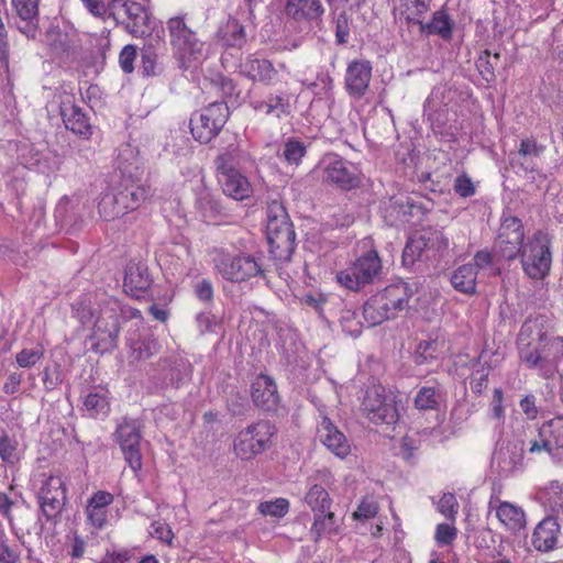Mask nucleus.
Instances as JSON below:
<instances>
[{
	"label": "nucleus",
	"mask_w": 563,
	"mask_h": 563,
	"mask_svg": "<svg viewBox=\"0 0 563 563\" xmlns=\"http://www.w3.org/2000/svg\"><path fill=\"white\" fill-rule=\"evenodd\" d=\"M437 509L448 519L454 521L459 511V503L452 493H444L440 498Z\"/></svg>",
	"instance_id": "50"
},
{
	"label": "nucleus",
	"mask_w": 563,
	"mask_h": 563,
	"mask_svg": "<svg viewBox=\"0 0 563 563\" xmlns=\"http://www.w3.org/2000/svg\"><path fill=\"white\" fill-rule=\"evenodd\" d=\"M98 210L100 217H102L107 221L120 217L119 211L115 207V197L109 192H106L101 196L100 201L98 203Z\"/></svg>",
	"instance_id": "51"
},
{
	"label": "nucleus",
	"mask_w": 563,
	"mask_h": 563,
	"mask_svg": "<svg viewBox=\"0 0 563 563\" xmlns=\"http://www.w3.org/2000/svg\"><path fill=\"white\" fill-rule=\"evenodd\" d=\"M424 247L444 252L450 246L449 238L440 230H432L421 236Z\"/></svg>",
	"instance_id": "43"
},
{
	"label": "nucleus",
	"mask_w": 563,
	"mask_h": 563,
	"mask_svg": "<svg viewBox=\"0 0 563 563\" xmlns=\"http://www.w3.org/2000/svg\"><path fill=\"white\" fill-rule=\"evenodd\" d=\"M166 30L174 57L181 68L196 67L207 57L206 43L188 25L186 14L168 19Z\"/></svg>",
	"instance_id": "2"
},
{
	"label": "nucleus",
	"mask_w": 563,
	"mask_h": 563,
	"mask_svg": "<svg viewBox=\"0 0 563 563\" xmlns=\"http://www.w3.org/2000/svg\"><path fill=\"white\" fill-rule=\"evenodd\" d=\"M119 310L129 318L141 317L139 310L126 307L121 308L117 301H110L107 307L100 310V314L93 323L92 339L96 340L97 347L110 350L117 346L120 332Z\"/></svg>",
	"instance_id": "7"
},
{
	"label": "nucleus",
	"mask_w": 563,
	"mask_h": 563,
	"mask_svg": "<svg viewBox=\"0 0 563 563\" xmlns=\"http://www.w3.org/2000/svg\"><path fill=\"white\" fill-rule=\"evenodd\" d=\"M216 164L219 184L225 196L241 201L252 195L249 179L232 166L230 153L219 155Z\"/></svg>",
	"instance_id": "13"
},
{
	"label": "nucleus",
	"mask_w": 563,
	"mask_h": 563,
	"mask_svg": "<svg viewBox=\"0 0 563 563\" xmlns=\"http://www.w3.org/2000/svg\"><path fill=\"white\" fill-rule=\"evenodd\" d=\"M544 152V146L539 144L536 139L527 137L522 139L518 148V156L523 159L520 165L523 167L526 172H533L534 164L532 158L540 157Z\"/></svg>",
	"instance_id": "36"
},
{
	"label": "nucleus",
	"mask_w": 563,
	"mask_h": 563,
	"mask_svg": "<svg viewBox=\"0 0 563 563\" xmlns=\"http://www.w3.org/2000/svg\"><path fill=\"white\" fill-rule=\"evenodd\" d=\"M218 273L227 280L241 283L262 274L257 260L249 254L222 256L216 263Z\"/></svg>",
	"instance_id": "15"
},
{
	"label": "nucleus",
	"mask_w": 563,
	"mask_h": 563,
	"mask_svg": "<svg viewBox=\"0 0 563 563\" xmlns=\"http://www.w3.org/2000/svg\"><path fill=\"white\" fill-rule=\"evenodd\" d=\"M146 2L147 0H125L122 3L129 19L125 27L135 37H142L151 31Z\"/></svg>",
	"instance_id": "23"
},
{
	"label": "nucleus",
	"mask_w": 563,
	"mask_h": 563,
	"mask_svg": "<svg viewBox=\"0 0 563 563\" xmlns=\"http://www.w3.org/2000/svg\"><path fill=\"white\" fill-rule=\"evenodd\" d=\"M362 410L374 423L393 424L399 417L394 398L386 396L384 387L379 385L366 389Z\"/></svg>",
	"instance_id": "12"
},
{
	"label": "nucleus",
	"mask_w": 563,
	"mask_h": 563,
	"mask_svg": "<svg viewBox=\"0 0 563 563\" xmlns=\"http://www.w3.org/2000/svg\"><path fill=\"white\" fill-rule=\"evenodd\" d=\"M37 498L43 514L53 518L60 512L66 503L65 482L59 475L41 474L35 481Z\"/></svg>",
	"instance_id": "11"
},
{
	"label": "nucleus",
	"mask_w": 563,
	"mask_h": 563,
	"mask_svg": "<svg viewBox=\"0 0 563 563\" xmlns=\"http://www.w3.org/2000/svg\"><path fill=\"white\" fill-rule=\"evenodd\" d=\"M477 271L476 266L472 264H465L457 267L452 276V286L463 294H474L476 290Z\"/></svg>",
	"instance_id": "33"
},
{
	"label": "nucleus",
	"mask_w": 563,
	"mask_h": 563,
	"mask_svg": "<svg viewBox=\"0 0 563 563\" xmlns=\"http://www.w3.org/2000/svg\"><path fill=\"white\" fill-rule=\"evenodd\" d=\"M420 24L429 34H437L442 38H450L452 35L453 21L444 10L435 11L430 23Z\"/></svg>",
	"instance_id": "37"
},
{
	"label": "nucleus",
	"mask_w": 563,
	"mask_h": 563,
	"mask_svg": "<svg viewBox=\"0 0 563 563\" xmlns=\"http://www.w3.org/2000/svg\"><path fill=\"white\" fill-rule=\"evenodd\" d=\"M114 497L106 490H98L87 500L85 514L87 523L97 530H102L108 525V507L113 503Z\"/></svg>",
	"instance_id": "24"
},
{
	"label": "nucleus",
	"mask_w": 563,
	"mask_h": 563,
	"mask_svg": "<svg viewBox=\"0 0 563 563\" xmlns=\"http://www.w3.org/2000/svg\"><path fill=\"white\" fill-rule=\"evenodd\" d=\"M561 534L558 519L545 517L533 529L531 544L537 551L548 553L556 548Z\"/></svg>",
	"instance_id": "22"
},
{
	"label": "nucleus",
	"mask_w": 563,
	"mask_h": 563,
	"mask_svg": "<svg viewBox=\"0 0 563 563\" xmlns=\"http://www.w3.org/2000/svg\"><path fill=\"white\" fill-rule=\"evenodd\" d=\"M118 167L123 177H133L134 172L139 170L137 159L133 153V150L126 147L119 155Z\"/></svg>",
	"instance_id": "45"
},
{
	"label": "nucleus",
	"mask_w": 563,
	"mask_h": 563,
	"mask_svg": "<svg viewBox=\"0 0 563 563\" xmlns=\"http://www.w3.org/2000/svg\"><path fill=\"white\" fill-rule=\"evenodd\" d=\"M520 361L545 378L551 377L563 358V338L550 332L543 317L527 319L521 325L518 340Z\"/></svg>",
	"instance_id": "1"
},
{
	"label": "nucleus",
	"mask_w": 563,
	"mask_h": 563,
	"mask_svg": "<svg viewBox=\"0 0 563 563\" xmlns=\"http://www.w3.org/2000/svg\"><path fill=\"white\" fill-rule=\"evenodd\" d=\"M440 401V394L434 387H422L415 398L416 408L419 410L435 409Z\"/></svg>",
	"instance_id": "41"
},
{
	"label": "nucleus",
	"mask_w": 563,
	"mask_h": 563,
	"mask_svg": "<svg viewBox=\"0 0 563 563\" xmlns=\"http://www.w3.org/2000/svg\"><path fill=\"white\" fill-rule=\"evenodd\" d=\"M540 496L553 511L563 508V484L559 481H551L540 490Z\"/></svg>",
	"instance_id": "39"
},
{
	"label": "nucleus",
	"mask_w": 563,
	"mask_h": 563,
	"mask_svg": "<svg viewBox=\"0 0 563 563\" xmlns=\"http://www.w3.org/2000/svg\"><path fill=\"white\" fill-rule=\"evenodd\" d=\"M114 189L128 212L137 209L151 194L148 186L136 184L132 179H125Z\"/></svg>",
	"instance_id": "27"
},
{
	"label": "nucleus",
	"mask_w": 563,
	"mask_h": 563,
	"mask_svg": "<svg viewBox=\"0 0 563 563\" xmlns=\"http://www.w3.org/2000/svg\"><path fill=\"white\" fill-rule=\"evenodd\" d=\"M454 190L461 197H471L475 194V188L472 180L466 176H459L454 183Z\"/></svg>",
	"instance_id": "62"
},
{
	"label": "nucleus",
	"mask_w": 563,
	"mask_h": 563,
	"mask_svg": "<svg viewBox=\"0 0 563 563\" xmlns=\"http://www.w3.org/2000/svg\"><path fill=\"white\" fill-rule=\"evenodd\" d=\"M114 435L126 464L136 474L142 468L140 423L134 419H123L118 424Z\"/></svg>",
	"instance_id": "14"
},
{
	"label": "nucleus",
	"mask_w": 563,
	"mask_h": 563,
	"mask_svg": "<svg viewBox=\"0 0 563 563\" xmlns=\"http://www.w3.org/2000/svg\"><path fill=\"white\" fill-rule=\"evenodd\" d=\"M423 247L421 239H410L402 252V263L405 265L413 264L416 258L420 256Z\"/></svg>",
	"instance_id": "58"
},
{
	"label": "nucleus",
	"mask_w": 563,
	"mask_h": 563,
	"mask_svg": "<svg viewBox=\"0 0 563 563\" xmlns=\"http://www.w3.org/2000/svg\"><path fill=\"white\" fill-rule=\"evenodd\" d=\"M267 114H273L277 118L289 114L290 103L289 99L284 95L269 96L267 98Z\"/></svg>",
	"instance_id": "49"
},
{
	"label": "nucleus",
	"mask_w": 563,
	"mask_h": 563,
	"mask_svg": "<svg viewBox=\"0 0 563 563\" xmlns=\"http://www.w3.org/2000/svg\"><path fill=\"white\" fill-rule=\"evenodd\" d=\"M150 534L153 538L159 540L161 542H164L168 545L173 544L174 532H173L172 528L165 522H161V521L152 522L150 526Z\"/></svg>",
	"instance_id": "53"
},
{
	"label": "nucleus",
	"mask_w": 563,
	"mask_h": 563,
	"mask_svg": "<svg viewBox=\"0 0 563 563\" xmlns=\"http://www.w3.org/2000/svg\"><path fill=\"white\" fill-rule=\"evenodd\" d=\"M242 75L255 82L272 85L277 77V69L266 58L249 55L240 65Z\"/></svg>",
	"instance_id": "25"
},
{
	"label": "nucleus",
	"mask_w": 563,
	"mask_h": 563,
	"mask_svg": "<svg viewBox=\"0 0 563 563\" xmlns=\"http://www.w3.org/2000/svg\"><path fill=\"white\" fill-rule=\"evenodd\" d=\"M223 45L241 48L246 42L244 26L235 19H230L220 30Z\"/></svg>",
	"instance_id": "34"
},
{
	"label": "nucleus",
	"mask_w": 563,
	"mask_h": 563,
	"mask_svg": "<svg viewBox=\"0 0 563 563\" xmlns=\"http://www.w3.org/2000/svg\"><path fill=\"white\" fill-rule=\"evenodd\" d=\"M334 532H336L335 514L331 509L324 512H313L310 534L316 541Z\"/></svg>",
	"instance_id": "35"
},
{
	"label": "nucleus",
	"mask_w": 563,
	"mask_h": 563,
	"mask_svg": "<svg viewBox=\"0 0 563 563\" xmlns=\"http://www.w3.org/2000/svg\"><path fill=\"white\" fill-rule=\"evenodd\" d=\"M18 446L19 443L15 438L9 437L7 433H2L0 437L1 460L10 465L15 464L20 460Z\"/></svg>",
	"instance_id": "40"
},
{
	"label": "nucleus",
	"mask_w": 563,
	"mask_h": 563,
	"mask_svg": "<svg viewBox=\"0 0 563 563\" xmlns=\"http://www.w3.org/2000/svg\"><path fill=\"white\" fill-rule=\"evenodd\" d=\"M307 153V146L301 141L289 137L284 142L279 157L288 165L298 166Z\"/></svg>",
	"instance_id": "38"
},
{
	"label": "nucleus",
	"mask_w": 563,
	"mask_h": 563,
	"mask_svg": "<svg viewBox=\"0 0 563 563\" xmlns=\"http://www.w3.org/2000/svg\"><path fill=\"white\" fill-rule=\"evenodd\" d=\"M275 432V427L265 420L247 426L238 433L233 442L235 455L244 461L254 459L269 446Z\"/></svg>",
	"instance_id": "9"
},
{
	"label": "nucleus",
	"mask_w": 563,
	"mask_h": 563,
	"mask_svg": "<svg viewBox=\"0 0 563 563\" xmlns=\"http://www.w3.org/2000/svg\"><path fill=\"white\" fill-rule=\"evenodd\" d=\"M333 474L328 468L317 470L307 478V493L303 501L313 512H324L332 507V498L322 484L329 485Z\"/></svg>",
	"instance_id": "16"
},
{
	"label": "nucleus",
	"mask_w": 563,
	"mask_h": 563,
	"mask_svg": "<svg viewBox=\"0 0 563 563\" xmlns=\"http://www.w3.org/2000/svg\"><path fill=\"white\" fill-rule=\"evenodd\" d=\"M498 59V53L494 54L490 58V53L488 51H485L484 54L478 58L477 67L486 81H490L495 78V66Z\"/></svg>",
	"instance_id": "52"
},
{
	"label": "nucleus",
	"mask_w": 563,
	"mask_h": 563,
	"mask_svg": "<svg viewBox=\"0 0 563 563\" xmlns=\"http://www.w3.org/2000/svg\"><path fill=\"white\" fill-rule=\"evenodd\" d=\"M198 208L200 209L202 217L207 221L214 220L218 216L222 213V206L219 200L214 199L209 194H203L199 197Z\"/></svg>",
	"instance_id": "42"
},
{
	"label": "nucleus",
	"mask_w": 563,
	"mask_h": 563,
	"mask_svg": "<svg viewBox=\"0 0 563 563\" xmlns=\"http://www.w3.org/2000/svg\"><path fill=\"white\" fill-rule=\"evenodd\" d=\"M519 256L522 269L529 278L543 279L549 274L552 263L549 233L543 230L536 231L527 239Z\"/></svg>",
	"instance_id": "5"
},
{
	"label": "nucleus",
	"mask_w": 563,
	"mask_h": 563,
	"mask_svg": "<svg viewBox=\"0 0 563 563\" xmlns=\"http://www.w3.org/2000/svg\"><path fill=\"white\" fill-rule=\"evenodd\" d=\"M229 115L225 102H212L194 112L190 118V132L194 139L203 144L209 143L221 132Z\"/></svg>",
	"instance_id": "8"
},
{
	"label": "nucleus",
	"mask_w": 563,
	"mask_h": 563,
	"mask_svg": "<svg viewBox=\"0 0 563 563\" xmlns=\"http://www.w3.org/2000/svg\"><path fill=\"white\" fill-rule=\"evenodd\" d=\"M285 11L295 20H316L324 9L320 0H287Z\"/></svg>",
	"instance_id": "31"
},
{
	"label": "nucleus",
	"mask_w": 563,
	"mask_h": 563,
	"mask_svg": "<svg viewBox=\"0 0 563 563\" xmlns=\"http://www.w3.org/2000/svg\"><path fill=\"white\" fill-rule=\"evenodd\" d=\"M318 437L321 443L336 457L344 460L350 455L352 450L350 441L328 417H322L318 426Z\"/></svg>",
	"instance_id": "21"
},
{
	"label": "nucleus",
	"mask_w": 563,
	"mask_h": 563,
	"mask_svg": "<svg viewBox=\"0 0 563 563\" xmlns=\"http://www.w3.org/2000/svg\"><path fill=\"white\" fill-rule=\"evenodd\" d=\"M84 410L91 418H104L110 412L109 391L99 389L90 391L84 400Z\"/></svg>",
	"instance_id": "32"
},
{
	"label": "nucleus",
	"mask_w": 563,
	"mask_h": 563,
	"mask_svg": "<svg viewBox=\"0 0 563 563\" xmlns=\"http://www.w3.org/2000/svg\"><path fill=\"white\" fill-rule=\"evenodd\" d=\"M378 506L374 500L363 499L354 512V518L367 520L376 516Z\"/></svg>",
	"instance_id": "61"
},
{
	"label": "nucleus",
	"mask_w": 563,
	"mask_h": 563,
	"mask_svg": "<svg viewBox=\"0 0 563 563\" xmlns=\"http://www.w3.org/2000/svg\"><path fill=\"white\" fill-rule=\"evenodd\" d=\"M323 164V178L325 181L335 184L344 189H351L358 185L356 168L352 164L336 155L328 156Z\"/></svg>",
	"instance_id": "19"
},
{
	"label": "nucleus",
	"mask_w": 563,
	"mask_h": 563,
	"mask_svg": "<svg viewBox=\"0 0 563 563\" xmlns=\"http://www.w3.org/2000/svg\"><path fill=\"white\" fill-rule=\"evenodd\" d=\"M43 356L41 349H23L20 351L15 361L20 367H31L35 365Z\"/></svg>",
	"instance_id": "56"
},
{
	"label": "nucleus",
	"mask_w": 563,
	"mask_h": 563,
	"mask_svg": "<svg viewBox=\"0 0 563 563\" xmlns=\"http://www.w3.org/2000/svg\"><path fill=\"white\" fill-rule=\"evenodd\" d=\"M340 324L342 330L351 336H358L362 333V324L354 311L343 310L340 316Z\"/></svg>",
	"instance_id": "48"
},
{
	"label": "nucleus",
	"mask_w": 563,
	"mask_h": 563,
	"mask_svg": "<svg viewBox=\"0 0 563 563\" xmlns=\"http://www.w3.org/2000/svg\"><path fill=\"white\" fill-rule=\"evenodd\" d=\"M452 91L446 86L434 87L424 102L423 113L430 121H441V114L451 100Z\"/></svg>",
	"instance_id": "30"
},
{
	"label": "nucleus",
	"mask_w": 563,
	"mask_h": 563,
	"mask_svg": "<svg viewBox=\"0 0 563 563\" xmlns=\"http://www.w3.org/2000/svg\"><path fill=\"white\" fill-rule=\"evenodd\" d=\"M132 350L136 358L146 360L157 352V343L154 339L147 338L135 342Z\"/></svg>",
	"instance_id": "55"
},
{
	"label": "nucleus",
	"mask_w": 563,
	"mask_h": 563,
	"mask_svg": "<svg viewBox=\"0 0 563 563\" xmlns=\"http://www.w3.org/2000/svg\"><path fill=\"white\" fill-rule=\"evenodd\" d=\"M60 115L65 126L76 134L89 136L91 134V125L88 118L81 109L70 101H64L60 104Z\"/></svg>",
	"instance_id": "28"
},
{
	"label": "nucleus",
	"mask_w": 563,
	"mask_h": 563,
	"mask_svg": "<svg viewBox=\"0 0 563 563\" xmlns=\"http://www.w3.org/2000/svg\"><path fill=\"white\" fill-rule=\"evenodd\" d=\"M289 509V501L285 498H276L275 500L261 503L258 510L264 516L284 517Z\"/></svg>",
	"instance_id": "44"
},
{
	"label": "nucleus",
	"mask_w": 563,
	"mask_h": 563,
	"mask_svg": "<svg viewBox=\"0 0 563 563\" xmlns=\"http://www.w3.org/2000/svg\"><path fill=\"white\" fill-rule=\"evenodd\" d=\"M525 230L519 218L504 217L495 241V253L504 260L517 258L525 247Z\"/></svg>",
	"instance_id": "10"
},
{
	"label": "nucleus",
	"mask_w": 563,
	"mask_h": 563,
	"mask_svg": "<svg viewBox=\"0 0 563 563\" xmlns=\"http://www.w3.org/2000/svg\"><path fill=\"white\" fill-rule=\"evenodd\" d=\"M135 58L136 47L133 45H125L119 55V64L124 73L130 74L134 70Z\"/></svg>",
	"instance_id": "59"
},
{
	"label": "nucleus",
	"mask_w": 563,
	"mask_h": 563,
	"mask_svg": "<svg viewBox=\"0 0 563 563\" xmlns=\"http://www.w3.org/2000/svg\"><path fill=\"white\" fill-rule=\"evenodd\" d=\"M411 296L412 292L408 284L389 285L366 301L363 309L364 318L372 327L380 324L404 310L408 306Z\"/></svg>",
	"instance_id": "3"
},
{
	"label": "nucleus",
	"mask_w": 563,
	"mask_h": 563,
	"mask_svg": "<svg viewBox=\"0 0 563 563\" xmlns=\"http://www.w3.org/2000/svg\"><path fill=\"white\" fill-rule=\"evenodd\" d=\"M382 273V261L375 250L360 255L349 267L339 272L336 282L344 288L358 291L374 280Z\"/></svg>",
	"instance_id": "6"
},
{
	"label": "nucleus",
	"mask_w": 563,
	"mask_h": 563,
	"mask_svg": "<svg viewBox=\"0 0 563 563\" xmlns=\"http://www.w3.org/2000/svg\"><path fill=\"white\" fill-rule=\"evenodd\" d=\"M266 238L269 252L278 258H287L295 249L296 234L282 202L273 200L266 209Z\"/></svg>",
	"instance_id": "4"
},
{
	"label": "nucleus",
	"mask_w": 563,
	"mask_h": 563,
	"mask_svg": "<svg viewBox=\"0 0 563 563\" xmlns=\"http://www.w3.org/2000/svg\"><path fill=\"white\" fill-rule=\"evenodd\" d=\"M554 449H563V417L544 422L539 428L538 438L528 442L530 453H552Z\"/></svg>",
	"instance_id": "18"
},
{
	"label": "nucleus",
	"mask_w": 563,
	"mask_h": 563,
	"mask_svg": "<svg viewBox=\"0 0 563 563\" xmlns=\"http://www.w3.org/2000/svg\"><path fill=\"white\" fill-rule=\"evenodd\" d=\"M38 0H12L18 14L24 21L32 20L37 14Z\"/></svg>",
	"instance_id": "54"
},
{
	"label": "nucleus",
	"mask_w": 563,
	"mask_h": 563,
	"mask_svg": "<svg viewBox=\"0 0 563 563\" xmlns=\"http://www.w3.org/2000/svg\"><path fill=\"white\" fill-rule=\"evenodd\" d=\"M151 283L152 279L144 264L130 262L126 265L123 287L128 295L139 297L150 288Z\"/></svg>",
	"instance_id": "26"
},
{
	"label": "nucleus",
	"mask_w": 563,
	"mask_h": 563,
	"mask_svg": "<svg viewBox=\"0 0 563 563\" xmlns=\"http://www.w3.org/2000/svg\"><path fill=\"white\" fill-rule=\"evenodd\" d=\"M372 64L365 59H354L349 63L345 71V90L356 99L362 98L372 79Z\"/></svg>",
	"instance_id": "20"
},
{
	"label": "nucleus",
	"mask_w": 563,
	"mask_h": 563,
	"mask_svg": "<svg viewBox=\"0 0 563 563\" xmlns=\"http://www.w3.org/2000/svg\"><path fill=\"white\" fill-rule=\"evenodd\" d=\"M350 34L349 21L346 15L340 14L335 22V36L340 44L346 43Z\"/></svg>",
	"instance_id": "64"
},
{
	"label": "nucleus",
	"mask_w": 563,
	"mask_h": 563,
	"mask_svg": "<svg viewBox=\"0 0 563 563\" xmlns=\"http://www.w3.org/2000/svg\"><path fill=\"white\" fill-rule=\"evenodd\" d=\"M73 311L82 324H88L95 319V309L91 307V301L88 296L76 300L73 303Z\"/></svg>",
	"instance_id": "47"
},
{
	"label": "nucleus",
	"mask_w": 563,
	"mask_h": 563,
	"mask_svg": "<svg viewBox=\"0 0 563 563\" xmlns=\"http://www.w3.org/2000/svg\"><path fill=\"white\" fill-rule=\"evenodd\" d=\"M252 398L256 406L272 409L278 401L275 382L266 375L256 377L252 385Z\"/></svg>",
	"instance_id": "29"
},
{
	"label": "nucleus",
	"mask_w": 563,
	"mask_h": 563,
	"mask_svg": "<svg viewBox=\"0 0 563 563\" xmlns=\"http://www.w3.org/2000/svg\"><path fill=\"white\" fill-rule=\"evenodd\" d=\"M407 20L421 23L420 18L429 9L430 0H401Z\"/></svg>",
	"instance_id": "46"
},
{
	"label": "nucleus",
	"mask_w": 563,
	"mask_h": 563,
	"mask_svg": "<svg viewBox=\"0 0 563 563\" xmlns=\"http://www.w3.org/2000/svg\"><path fill=\"white\" fill-rule=\"evenodd\" d=\"M499 460V466L504 473H509L515 471L518 465L521 463L522 455L521 453L515 454V456L507 459L506 453L500 451L497 455Z\"/></svg>",
	"instance_id": "63"
},
{
	"label": "nucleus",
	"mask_w": 563,
	"mask_h": 563,
	"mask_svg": "<svg viewBox=\"0 0 563 563\" xmlns=\"http://www.w3.org/2000/svg\"><path fill=\"white\" fill-rule=\"evenodd\" d=\"M85 9L95 18L106 20L109 15L104 0H80Z\"/></svg>",
	"instance_id": "60"
},
{
	"label": "nucleus",
	"mask_w": 563,
	"mask_h": 563,
	"mask_svg": "<svg viewBox=\"0 0 563 563\" xmlns=\"http://www.w3.org/2000/svg\"><path fill=\"white\" fill-rule=\"evenodd\" d=\"M488 512L494 514L501 527L512 534H517L527 527V515L517 504L501 500L493 495L488 501Z\"/></svg>",
	"instance_id": "17"
},
{
	"label": "nucleus",
	"mask_w": 563,
	"mask_h": 563,
	"mask_svg": "<svg viewBox=\"0 0 563 563\" xmlns=\"http://www.w3.org/2000/svg\"><path fill=\"white\" fill-rule=\"evenodd\" d=\"M457 536V530L453 525L439 523L435 528V541L440 545H449Z\"/></svg>",
	"instance_id": "57"
}]
</instances>
